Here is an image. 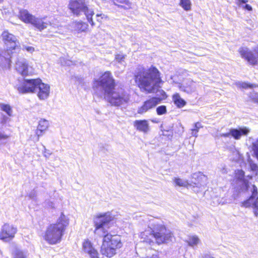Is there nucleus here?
Instances as JSON below:
<instances>
[{"label":"nucleus","mask_w":258,"mask_h":258,"mask_svg":"<svg viewBox=\"0 0 258 258\" xmlns=\"http://www.w3.org/2000/svg\"><path fill=\"white\" fill-rule=\"evenodd\" d=\"M49 126L48 121L44 119H41L39 120L36 132L38 138L42 135L43 133L45 131Z\"/></svg>","instance_id":"6ab92c4d"},{"label":"nucleus","mask_w":258,"mask_h":258,"mask_svg":"<svg viewBox=\"0 0 258 258\" xmlns=\"http://www.w3.org/2000/svg\"><path fill=\"white\" fill-rule=\"evenodd\" d=\"M0 109L2 111L5 112L8 116H12V108L9 104L0 103Z\"/></svg>","instance_id":"393cba45"},{"label":"nucleus","mask_w":258,"mask_h":258,"mask_svg":"<svg viewBox=\"0 0 258 258\" xmlns=\"http://www.w3.org/2000/svg\"><path fill=\"white\" fill-rule=\"evenodd\" d=\"M237 185L239 192H246L249 188V182L247 180L238 181Z\"/></svg>","instance_id":"412c9836"},{"label":"nucleus","mask_w":258,"mask_h":258,"mask_svg":"<svg viewBox=\"0 0 258 258\" xmlns=\"http://www.w3.org/2000/svg\"><path fill=\"white\" fill-rule=\"evenodd\" d=\"M134 126L137 130L147 133L149 131V124L146 119L136 120L134 122Z\"/></svg>","instance_id":"a211bd4d"},{"label":"nucleus","mask_w":258,"mask_h":258,"mask_svg":"<svg viewBox=\"0 0 258 258\" xmlns=\"http://www.w3.org/2000/svg\"><path fill=\"white\" fill-rule=\"evenodd\" d=\"M252 150L255 157L258 160V139L255 142L252 143Z\"/></svg>","instance_id":"72a5a7b5"},{"label":"nucleus","mask_w":258,"mask_h":258,"mask_svg":"<svg viewBox=\"0 0 258 258\" xmlns=\"http://www.w3.org/2000/svg\"><path fill=\"white\" fill-rule=\"evenodd\" d=\"M147 233V231H145L144 232H143V233H142V237L144 236H147L146 234Z\"/></svg>","instance_id":"8fccbe9b"},{"label":"nucleus","mask_w":258,"mask_h":258,"mask_svg":"<svg viewBox=\"0 0 258 258\" xmlns=\"http://www.w3.org/2000/svg\"><path fill=\"white\" fill-rule=\"evenodd\" d=\"M2 37L7 47V50L0 48V68L4 69L10 68L12 60L14 59L15 52L12 50H19L20 43L17 37L8 31L3 32Z\"/></svg>","instance_id":"20e7f679"},{"label":"nucleus","mask_w":258,"mask_h":258,"mask_svg":"<svg viewBox=\"0 0 258 258\" xmlns=\"http://www.w3.org/2000/svg\"><path fill=\"white\" fill-rule=\"evenodd\" d=\"M115 80L111 73L106 71L99 79L93 81V90L99 97L104 96L111 106L123 107L130 101L129 94L122 88H115Z\"/></svg>","instance_id":"f03ea898"},{"label":"nucleus","mask_w":258,"mask_h":258,"mask_svg":"<svg viewBox=\"0 0 258 258\" xmlns=\"http://www.w3.org/2000/svg\"><path fill=\"white\" fill-rule=\"evenodd\" d=\"M83 248L84 252L88 253L90 258H98L97 251L93 247L92 244L89 240L83 242Z\"/></svg>","instance_id":"f3484780"},{"label":"nucleus","mask_w":258,"mask_h":258,"mask_svg":"<svg viewBox=\"0 0 258 258\" xmlns=\"http://www.w3.org/2000/svg\"><path fill=\"white\" fill-rule=\"evenodd\" d=\"M179 89L188 94L195 93L197 90V84L191 80H187L179 85Z\"/></svg>","instance_id":"4468645a"},{"label":"nucleus","mask_w":258,"mask_h":258,"mask_svg":"<svg viewBox=\"0 0 258 258\" xmlns=\"http://www.w3.org/2000/svg\"><path fill=\"white\" fill-rule=\"evenodd\" d=\"M69 224V219L61 213L56 223L50 224L47 227L44 239L50 244L59 243Z\"/></svg>","instance_id":"39448f33"},{"label":"nucleus","mask_w":258,"mask_h":258,"mask_svg":"<svg viewBox=\"0 0 258 258\" xmlns=\"http://www.w3.org/2000/svg\"><path fill=\"white\" fill-rule=\"evenodd\" d=\"M25 48L28 52H32L34 50V47L32 46H25Z\"/></svg>","instance_id":"a19ab883"},{"label":"nucleus","mask_w":258,"mask_h":258,"mask_svg":"<svg viewBox=\"0 0 258 258\" xmlns=\"http://www.w3.org/2000/svg\"><path fill=\"white\" fill-rule=\"evenodd\" d=\"M125 55H124L122 53L118 54L115 56V59L117 61H118L120 63H122L124 62V58L125 57Z\"/></svg>","instance_id":"f704fd0d"},{"label":"nucleus","mask_w":258,"mask_h":258,"mask_svg":"<svg viewBox=\"0 0 258 258\" xmlns=\"http://www.w3.org/2000/svg\"><path fill=\"white\" fill-rule=\"evenodd\" d=\"M195 127L198 128L199 129H200L203 127L201 123L199 122H196V123H195Z\"/></svg>","instance_id":"c03bdc74"},{"label":"nucleus","mask_w":258,"mask_h":258,"mask_svg":"<svg viewBox=\"0 0 258 258\" xmlns=\"http://www.w3.org/2000/svg\"><path fill=\"white\" fill-rule=\"evenodd\" d=\"M89 0H71L68 8L72 13L76 16L85 15L88 22L93 26L94 23L92 16L94 15L92 9L88 8Z\"/></svg>","instance_id":"423d86ee"},{"label":"nucleus","mask_w":258,"mask_h":258,"mask_svg":"<svg viewBox=\"0 0 258 258\" xmlns=\"http://www.w3.org/2000/svg\"><path fill=\"white\" fill-rule=\"evenodd\" d=\"M238 3L237 4L239 6H241V4H244L248 2V0H237Z\"/></svg>","instance_id":"79ce46f5"},{"label":"nucleus","mask_w":258,"mask_h":258,"mask_svg":"<svg viewBox=\"0 0 258 258\" xmlns=\"http://www.w3.org/2000/svg\"><path fill=\"white\" fill-rule=\"evenodd\" d=\"M200 242V239L197 235H190L188 237V239L186 240V242L188 245L191 247H194L197 245Z\"/></svg>","instance_id":"5701e85b"},{"label":"nucleus","mask_w":258,"mask_h":258,"mask_svg":"<svg viewBox=\"0 0 258 258\" xmlns=\"http://www.w3.org/2000/svg\"><path fill=\"white\" fill-rule=\"evenodd\" d=\"M249 166L251 170L253 171H256L258 170V166L256 163L251 162L249 163Z\"/></svg>","instance_id":"e433bc0d"},{"label":"nucleus","mask_w":258,"mask_h":258,"mask_svg":"<svg viewBox=\"0 0 258 258\" xmlns=\"http://www.w3.org/2000/svg\"><path fill=\"white\" fill-rule=\"evenodd\" d=\"M18 17L23 22L32 24L40 31L46 29L50 25L49 21H44V19L35 17L25 9H21L19 11Z\"/></svg>","instance_id":"0eeeda50"},{"label":"nucleus","mask_w":258,"mask_h":258,"mask_svg":"<svg viewBox=\"0 0 258 258\" xmlns=\"http://www.w3.org/2000/svg\"><path fill=\"white\" fill-rule=\"evenodd\" d=\"M160 72L154 66L148 69L141 67L138 69L135 75V79L139 87L148 93H156L161 97H153L145 101L143 105L139 107L137 112L143 114L154 108L161 101L166 98L165 92L160 89L161 84L163 83L160 77Z\"/></svg>","instance_id":"f257e3e1"},{"label":"nucleus","mask_w":258,"mask_h":258,"mask_svg":"<svg viewBox=\"0 0 258 258\" xmlns=\"http://www.w3.org/2000/svg\"><path fill=\"white\" fill-rule=\"evenodd\" d=\"M40 82V79H23L19 85H17V90L20 93L26 94L36 92V88Z\"/></svg>","instance_id":"9b49d317"},{"label":"nucleus","mask_w":258,"mask_h":258,"mask_svg":"<svg viewBox=\"0 0 258 258\" xmlns=\"http://www.w3.org/2000/svg\"><path fill=\"white\" fill-rule=\"evenodd\" d=\"M88 25L82 21L77 22L75 23V29L79 33L85 32L88 29Z\"/></svg>","instance_id":"4be33fe9"},{"label":"nucleus","mask_w":258,"mask_h":258,"mask_svg":"<svg viewBox=\"0 0 258 258\" xmlns=\"http://www.w3.org/2000/svg\"><path fill=\"white\" fill-rule=\"evenodd\" d=\"M8 119V117L5 115L3 116L2 118V122L5 123L7 121V120Z\"/></svg>","instance_id":"de8ad7c7"},{"label":"nucleus","mask_w":258,"mask_h":258,"mask_svg":"<svg viewBox=\"0 0 258 258\" xmlns=\"http://www.w3.org/2000/svg\"><path fill=\"white\" fill-rule=\"evenodd\" d=\"M179 5L186 11L191 9V4L190 0H180Z\"/></svg>","instance_id":"a878e982"},{"label":"nucleus","mask_w":258,"mask_h":258,"mask_svg":"<svg viewBox=\"0 0 258 258\" xmlns=\"http://www.w3.org/2000/svg\"><path fill=\"white\" fill-rule=\"evenodd\" d=\"M173 181L175 185L182 187H186L188 185L186 180H183L179 177H174Z\"/></svg>","instance_id":"bb28decb"},{"label":"nucleus","mask_w":258,"mask_h":258,"mask_svg":"<svg viewBox=\"0 0 258 258\" xmlns=\"http://www.w3.org/2000/svg\"><path fill=\"white\" fill-rule=\"evenodd\" d=\"M36 192L34 189H33L29 193V198L31 200H35L36 199Z\"/></svg>","instance_id":"4c0bfd02"},{"label":"nucleus","mask_w":258,"mask_h":258,"mask_svg":"<svg viewBox=\"0 0 258 258\" xmlns=\"http://www.w3.org/2000/svg\"><path fill=\"white\" fill-rule=\"evenodd\" d=\"M4 0H0V3H2Z\"/></svg>","instance_id":"864d4df0"},{"label":"nucleus","mask_w":258,"mask_h":258,"mask_svg":"<svg viewBox=\"0 0 258 258\" xmlns=\"http://www.w3.org/2000/svg\"><path fill=\"white\" fill-rule=\"evenodd\" d=\"M156 112L158 115H161L166 113L167 109L165 105H160L156 108Z\"/></svg>","instance_id":"7c9ffc66"},{"label":"nucleus","mask_w":258,"mask_h":258,"mask_svg":"<svg viewBox=\"0 0 258 258\" xmlns=\"http://www.w3.org/2000/svg\"><path fill=\"white\" fill-rule=\"evenodd\" d=\"M46 203H48V205L49 207L51 208H53L54 207V204L51 202H50V201H46Z\"/></svg>","instance_id":"a18cd8bd"},{"label":"nucleus","mask_w":258,"mask_h":258,"mask_svg":"<svg viewBox=\"0 0 258 258\" xmlns=\"http://www.w3.org/2000/svg\"><path fill=\"white\" fill-rule=\"evenodd\" d=\"M16 69L23 76L31 75L33 73V69L28 66L26 59L23 58H18L16 60Z\"/></svg>","instance_id":"f8f14e48"},{"label":"nucleus","mask_w":258,"mask_h":258,"mask_svg":"<svg viewBox=\"0 0 258 258\" xmlns=\"http://www.w3.org/2000/svg\"><path fill=\"white\" fill-rule=\"evenodd\" d=\"M198 133L194 131V130L191 129V135L192 136L197 137H198Z\"/></svg>","instance_id":"49530a36"},{"label":"nucleus","mask_w":258,"mask_h":258,"mask_svg":"<svg viewBox=\"0 0 258 258\" xmlns=\"http://www.w3.org/2000/svg\"><path fill=\"white\" fill-rule=\"evenodd\" d=\"M113 218L111 213L107 212L99 214L94 219L95 234L103 237L101 252L108 257L113 256L116 253V250L122 246L120 236L108 233L105 228Z\"/></svg>","instance_id":"7ed1b4c3"},{"label":"nucleus","mask_w":258,"mask_h":258,"mask_svg":"<svg viewBox=\"0 0 258 258\" xmlns=\"http://www.w3.org/2000/svg\"><path fill=\"white\" fill-rule=\"evenodd\" d=\"M251 195L246 200L241 203L240 206L245 208H251L255 217H258V191L257 187L252 185L251 189Z\"/></svg>","instance_id":"9d476101"},{"label":"nucleus","mask_w":258,"mask_h":258,"mask_svg":"<svg viewBox=\"0 0 258 258\" xmlns=\"http://www.w3.org/2000/svg\"><path fill=\"white\" fill-rule=\"evenodd\" d=\"M240 7H242L243 9L248 11H251L252 10V7L249 5L247 4L246 3L244 4H241V6H240Z\"/></svg>","instance_id":"c9c22d12"},{"label":"nucleus","mask_w":258,"mask_h":258,"mask_svg":"<svg viewBox=\"0 0 258 258\" xmlns=\"http://www.w3.org/2000/svg\"><path fill=\"white\" fill-rule=\"evenodd\" d=\"M235 176L238 181L246 180L245 178V172L242 170H238L236 173Z\"/></svg>","instance_id":"c85d7f7f"},{"label":"nucleus","mask_w":258,"mask_h":258,"mask_svg":"<svg viewBox=\"0 0 258 258\" xmlns=\"http://www.w3.org/2000/svg\"><path fill=\"white\" fill-rule=\"evenodd\" d=\"M43 148H44V156L46 158H48L49 157V155H50L51 154V153L49 151V150H47L45 147L43 146Z\"/></svg>","instance_id":"ea45409f"},{"label":"nucleus","mask_w":258,"mask_h":258,"mask_svg":"<svg viewBox=\"0 0 258 258\" xmlns=\"http://www.w3.org/2000/svg\"><path fill=\"white\" fill-rule=\"evenodd\" d=\"M116 2L120 4H124L127 5L128 7H130V3L127 0H113V4L114 5L117 6L118 8L126 9H127V7L125 6L117 5Z\"/></svg>","instance_id":"cd10ccee"},{"label":"nucleus","mask_w":258,"mask_h":258,"mask_svg":"<svg viewBox=\"0 0 258 258\" xmlns=\"http://www.w3.org/2000/svg\"><path fill=\"white\" fill-rule=\"evenodd\" d=\"M231 136V134H230V129L229 130V132L228 133H222V134H220L218 136L219 137H224V138H227V137H229L230 136Z\"/></svg>","instance_id":"58836bf2"},{"label":"nucleus","mask_w":258,"mask_h":258,"mask_svg":"<svg viewBox=\"0 0 258 258\" xmlns=\"http://www.w3.org/2000/svg\"><path fill=\"white\" fill-rule=\"evenodd\" d=\"M49 86L42 82L40 79V82L36 88V92L38 91V97L40 100L46 99L49 94Z\"/></svg>","instance_id":"2eb2a0df"},{"label":"nucleus","mask_w":258,"mask_h":258,"mask_svg":"<svg viewBox=\"0 0 258 258\" xmlns=\"http://www.w3.org/2000/svg\"><path fill=\"white\" fill-rule=\"evenodd\" d=\"M150 235L158 244L172 242L175 239L173 233L163 225H157L152 230Z\"/></svg>","instance_id":"6e6552de"},{"label":"nucleus","mask_w":258,"mask_h":258,"mask_svg":"<svg viewBox=\"0 0 258 258\" xmlns=\"http://www.w3.org/2000/svg\"><path fill=\"white\" fill-rule=\"evenodd\" d=\"M249 98L251 100L255 103H258V93L254 91H252L248 95Z\"/></svg>","instance_id":"2f4dec72"},{"label":"nucleus","mask_w":258,"mask_h":258,"mask_svg":"<svg viewBox=\"0 0 258 258\" xmlns=\"http://www.w3.org/2000/svg\"><path fill=\"white\" fill-rule=\"evenodd\" d=\"M173 101L174 103L178 108L183 107L186 105V101L181 98L179 94L176 93L173 95Z\"/></svg>","instance_id":"aec40b11"},{"label":"nucleus","mask_w":258,"mask_h":258,"mask_svg":"<svg viewBox=\"0 0 258 258\" xmlns=\"http://www.w3.org/2000/svg\"><path fill=\"white\" fill-rule=\"evenodd\" d=\"M250 130L246 126L230 128L231 136L236 140H239L243 136H247Z\"/></svg>","instance_id":"dca6fc26"},{"label":"nucleus","mask_w":258,"mask_h":258,"mask_svg":"<svg viewBox=\"0 0 258 258\" xmlns=\"http://www.w3.org/2000/svg\"><path fill=\"white\" fill-rule=\"evenodd\" d=\"M9 136L7 135L4 132L0 131V146L5 144Z\"/></svg>","instance_id":"c756f323"},{"label":"nucleus","mask_w":258,"mask_h":258,"mask_svg":"<svg viewBox=\"0 0 258 258\" xmlns=\"http://www.w3.org/2000/svg\"><path fill=\"white\" fill-rule=\"evenodd\" d=\"M238 52L241 57L249 64L252 66L258 64V45L252 49L246 46H241L239 48Z\"/></svg>","instance_id":"1a4fd4ad"},{"label":"nucleus","mask_w":258,"mask_h":258,"mask_svg":"<svg viewBox=\"0 0 258 258\" xmlns=\"http://www.w3.org/2000/svg\"><path fill=\"white\" fill-rule=\"evenodd\" d=\"M101 15V14H97L96 15V17H99V16H100Z\"/></svg>","instance_id":"603ef678"},{"label":"nucleus","mask_w":258,"mask_h":258,"mask_svg":"<svg viewBox=\"0 0 258 258\" xmlns=\"http://www.w3.org/2000/svg\"><path fill=\"white\" fill-rule=\"evenodd\" d=\"M146 242L150 243V242H151V239H146Z\"/></svg>","instance_id":"3c124183"},{"label":"nucleus","mask_w":258,"mask_h":258,"mask_svg":"<svg viewBox=\"0 0 258 258\" xmlns=\"http://www.w3.org/2000/svg\"><path fill=\"white\" fill-rule=\"evenodd\" d=\"M192 129L194 130V131H195L197 132H198L199 130H200L198 128L195 127V124L194 125V128H193Z\"/></svg>","instance_id":"09e8293b"},{"label":"nucleus","mask_w":258,"mask_h":258,"mask_svg":"<svg viewBox=\"0 0 258 258\" xmlns=\"http://www.w3.org/2000/svg\"><path fill=\"white\" fill-rule=\"evenodd\" d=\"M237 85L242 88L247 89V88H252L253 87V85L249 83H247L246 82H239L237 83Z\"/></svg>","instance_id":"473e14b6"},{"label":"nucleus","mask_w":258,"mask_h":258,"mask_svg":"<svg viewBox=\"0 0 258 258\" xmlns=\"http://www.w3.org/2000/svg\"><path fill=\"white\" fill-rule=\"evenodd\" d=\"M17 231V228L9 224H5L1 229L0 239L6 242L11 240L14 237Z\"/></svg>","instance_id":"ddd939ff"},{"label":"nucleus","mask_w":258,"mask_h":258,"mask_svg":"<svg viewBox=\"0 0 258 258\" xmlns=\"http://www.w3.org/2000/svg\"><path fill=\"white\" fill-rule=\"evenodd\" d=\"M202 258H214L210 254H204L202 256Z\"/></svg>","instance_id":"37998d69"},{"label":"nucleus","mask_w":258,"mask_h":258,"mask_svg":"<svg viewBox=\"0 0 258 258\" xmlns=\"http://www.w3.org/2000/svg\"><path fill=\"white\" fill-rule=\"evenodd\" d=\"M13 258H26L27 252L19 248H16L13 252Z\"/></svg>","instance_id":"b1692460"}]
</instances>
